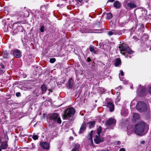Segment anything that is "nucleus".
<instances>
[{"mask_svg": "<svg viewBox=\"0 0 151 151\" xmlns=\"http://www.w3.org/2000/svg\"><path fill=\"white\" fill-rule=\"evenodd\" d=\"M148 129L147 124L144 122H140L135 126L134 132L137 135H143L147 132Z\"/></svg>", "mask_w": 151, "mask_h": 151, "instance_id": "f257e3e1", "label": "nucleus"}, {"mask_svg": "<svg viewBox=\"0 0 151 151\" xmlns=\"http://www.w3.org/2000/svg\"><path fill=\"white\" fill-rule=\"evenodd\" d=\"M75 112V109L72 107L67 109L63 116V119L70 120V122H71L74 119L73 115Z\"/></svg>", "mask_w": 151, "mask_h": 151, "instance_id": "f03ea898", "label": "nucleus"}, {"mask_svg": "<svg viewBox=\"0 0 151 151\" xmlns=\"http://www.w3.org/2000/svg\"><path fill=\"white\" fill-rule=\"evenodd\" d=\"M119 48L120 49L121 53L124 55L127 58V56L125 51L129 54H131L133 53V51L129 48L124 44H121L119 46Z\"/></svg>", "mask_w": 151, "mask_h": 151, "instance_id": "7ed1b4c3", "label": "nucleus"}, {"mask_svg": "<svg viewBox=\"0 0 151 151\" xmlns=\"http://www.w3.org/2000/svg\"><path fill=\"white\" fill-rule=\"evenodd\" d=\"M136 109L139 112L144 111L147 109V105L144 102L139 101L137 103L136 106Z\"/></svg>", "mask_w": 151, "mask_h": 151, "instance_id": "20e7f679", "label": "nucleus"}, {"mask_svg": "<svg viewBox=\"0 0 151 151\" xmlns=\"http://www.w3.org/2000/svg\"><path fill=\"white\" fill-rule=\"evenodd\" d=\"M101 31L100 29H85L83 30H82L81 32L83 33H100Z\"/></svg>", "mask_w": 151, "mask_h": 151, "instance_id": "39448f33", "label": "nucleus"}, {"mask_svg": "<svg viewBox=\"0 0 151 151\" xmlns=\"http://www.w3.org/2000/svg\"><path fill=\"white\" fill-rule=\"evenodd\" d=\"M51 119H52L54 122H57L59 124L61 123V120L60 118L58 117V114L53 113L52 114L51 116Z\"/></svg>", "mask_w": 151, "mask_h": 151, "instance_id": "423d86ee", "label": "nucleus"}, {"mask_svg": "<svg viewBox=\"0 0 151 151\" xmlns=\"http://www.w3.org/2000/svg\"><path fill=\"white\" fill-rule=\"evenodd\" d=\"M146 89L144 86L139 87L137 92L140 96H143L145 94Z\"/></svg>", "mask_w": 151, "mask_h": 151, "instance_id": "0eeeda50", "label": "nucleus"}, {"mask_svg": "<svg viewBox=\"0 0 151 151\" xmlns=\"http://www.w3.org/2000/svg\"><path fill=\"white\" fill-rule=\"evenodd\" d=\"M115 123L116 121L115 119L111 118L109 119L106 122V126L114 124Z\"/></svg>", "mask_w": 151, "mask_h": 151, "instance_id": "6e6552de", "label": "nucleus"}, {"mask_svg": "<svg viewBox=\"0 0 151 151\" xmlns=\"http://www.w3.org/2000/svg\"><path fill=\"white\" fill-rule=\"evenodd\" d=\"M40 145L44 149H48L49 148V144L47 142H41L40 143Z\"/></svg>", "mask_w": 151, "mask_h": 151, "instance_id": "1a4fd4ad", "label": "nucleus"}, {"mask_svg": "<svg viewBox=\"0 0 151 151\" xmlns=\"http://www.w3.org/2000/svg\"><path fill=\"white\" fill-rule=\"evenodd\" d=\"M13 53L14 56L17 58H20L22 55L21 51L18 50H14Z\"/></svg>", "mask_w": 151, "mask_h": 151, "instance_id": "9d476101", "label": "nucleus"}, {"mask_svg": "<svg viewBox=\"0 0 151 151\" xmlns=\"http://www.w3.org/2000/svg\"><path fill=\"white\" fill-rule=\"evenodd\" d=\"M106 106L107 107L109 108L111 111L112 112L114 111V106L113 103L110 102H108L107 103Z\"/></svg>", "mask_w": 151, "mask_h": 151, "instance_id": "9b49d317", "label": "nucleus"}, {"mask_svg": "<svg viewBox=\"0 0 151 151\" xmlns=\"http://www.w3.org/2000/svg\"><path fill=\"white\" fill-rule=\"evenodd\" d=\"M99 135H96V138L94 139L95 142L98 144L100 142H102L104 141V139L103 138H100Z\"/></svg>", "mask_w": 151, "mask_h": 151, "instance_id": "f8f14e48", "label": "nucleus"}, {"mask_svg": "<svg viewBox=\"0 0 151 151\" xmlns=\"http://www.w3.org/2000/svg\"><path fill=\"white\" fill-rule=\"evenodd\" d=\"M86 124L85 122H83L81 126L79 133H82L86 129Z\"/></svg>", "mask_w": 151, "mask_h": 151, "instance_id": "ddd939ff", "label": "nucleus"}, {"mask_svg": "<svg viewBox=\"0 0 151 151\" xmlns=\"http://www.w3.org/2000/svg\"><path fill=\"white\" fill-rule=\"evenodd\" d=\"M126 3L127 6L130 8L132 9L136 7V5L132 2H129L128 1H127Z\"/></svg>", "mask_w": 151, "mask_h": 151, "instance_id": "4468645a", "label": "nucleus"}, {"mask_svg": "<svg viewBox=\"0 0 151 151\" xmlns=\"http://www.w3.org/2000/svg\"><path fill=\"white\" fill-rule=\"evenodd\" d=\"M8 147V144L7 142L4 141L3 142L1 145V148L2 149H6Z\"/></svg>", "mask_w": 151, "mask_h": 151, "instance_id": "2eb2a0df", "label": "nucleus"}, {"mask_svg": "<svg viewBox=\"0 0 151 151\" xmlns=\"http://www.w3.org/2000/svg\"><path fill=\"white\" fill-rule=\"evenodd\" d=\"M114 6L115 8L118 9L120 7L121 4L119 1H116L114 3Z\"/></svg>", "mask_w": 151, "mask_h": 151, "instance_id": "dca6fc26", "label": "nucleus"}, {"mask_svg": "<svg viewBox=\"0 0 151 151\" xmlns=\"http://www.w3.org/2000/svg\"><path fill=\"white\" fill-rule=\"evenodd\" d=\"M95 122L94 121L88 122L87 124L89 128L93 127L95 125Z\"/></svg>", "mask_w": 151, "mask_h": 151, "instance_id": "f3484780", "label": "nucleus"}, {"mask_svg": "<svg viewBox=\"0 0 151 151\" xmlns=\"http://www.w3.org/2000/svg\"><path fill=\"white\" fill-rule=\"evenodd\" d=\"M2 55L4 58H9V52L6 51L3 52L2 53Z\"/></svg>", "mask_w": 151, "mask_h": 151, "instance_id": "a211bd4d", "label": "nucleus"}, {"mask_svg": "<svg viewBox=\"0 0 151 151\" xmlns=\"http://www.w3.org/2000/svg\"><path fill=\"white\" fill-rule=\"evenodd\" d=\"M121 59L119 58H117L116 59L115 62V65L116 66H118L119 65H121Z\"/></svg>", "mask_w": 151, "mask_h": 151, "instance_id": "6ab92c4d", "label": "nucleus"}, {"mask_svg": "<svg viewBox=\"0 0 151 151\" xmlns=\"http://www.w3.org/2000/svg\"><path fill=\"white\" fill-rule=\"evenodd\" d=\"M41 88L42 94L45 93L47 91V88L45 85H42Z\"/></svg>", "mask_w": 151, "mask_h": 151, "instance_id": "aec40b11", "label": "nucleus"}, {"mask_svg": "<svg viewBox=\"0 0 151 151\" xmlns=\"http://www.w3.org/2000/svg\"><path fill=\"white\" fill-rule=\"evenodd\" d=\"M80 147V145L78 144H76L74 147L72 149V151H78V148Z\"/></svg>", "mask_w": 151, "mask_h": 151, "instance_id": "412c9836", "label": "nucleus"}, {"mask_svg": "<svg viewBox=\"0 0 151 151\" xmlns=\"http://www.w3.org/2000/svg\"><path fill=\"white\" fill-rule=\"evenodd\" d=\"M133 120L135 121L139 119L140 116L138 114L134 113L133 115Z\"/></svg>", "mask_w": 151, "mask_h": 151, "instance_id": "4be33fe9", "label": "nucleus"}, {"mask_svg": "<svg viewBox=\"0 0 151 151\" xmlns=\"http://www.w3.org/2000/svg\"><path fill=\"white\" fill-rule=\"evenodd\" d=\"M114 31V35H122V31L120 30H112Z\"/></svg>", "mask_w": 151, "mask_h": 151, "instance_id": "5701e85b", "label": "nucleus"}, {"mask_svg": "<svg viewBox=\"0 0 151 151\" xmlns=\"http://www.w3.org/2000/svg\"><path fill=\"white\" fill-rule=\"evenodd\" d=\"M73 84V81L72 78L69 79L68 81V86L69 88L72 87Z\"/></svg>", "mask_w": 151, "mask_h": 151, "instance_id": "b1692460", "label": "nucleus"}, {"mask_svg": "<svg viewBox=\"0 0 151 151\" xmlns=\"http://www.w3.org/2000/svg\"><path fill=\"white\" fill-rule=\"evenodd\" d=\"M102 131L101 127V126L99 127L97 129V135H99L100 136V134Z\"/></svg>", "mask_w": 151, "mask_h": 151, "instance_id": "393cba45", "label": "nucleus"}, {"mask_svg": "<svg viewBox=\"0 0 151 151\" xmlns=\"http://www.w3.org/2000/svg\"><path fill=\"white\" fill-rule=\"evenodd\" d=\"M89 50L91 52H93L94 54H96V51L94 50V47L93 46H90L89 47Z\"/></svg>", "mask_w": 151, "mask_h": 151, "instance_id": "a878e982", "label": "nucleus"}, {"mask_svg": "<svg viewBox=\"0 0 151 151\" xmlns=\"http://www.w3.org/2000/svg\"><path fill=\"white\" fill-rule=\"evenodd\" d=\"M107 17L106 19H109L111 18L112 17V14L111 13H107L106 14Z\"/></svg>", "mask_w": 151, "mask_h": 151, "instance_id": "bb28decb", "label": "nucleus"}, {"mask_svg": "<svg viewBox=\"0 0 151 151\" xmlns=\"http://www.w3.org/2000/svg\"><path fill=\"white\" fill-rule=\"evenodd\" d=\"M120 73L119 74V77L121 81H123V80H122V79L120 77V75H121L122 76H123L124 75V72L122 70H120Z\"/></svg>", "mask_w": 151, "mask_h": 151, "instance_id": "cd10ccee", "label": "nucleus"}, {"mask_svg": "<svg viewBox=\"0 0 151 151\" xmlns=\"http://www.w3.org/2000/svg\"><path fill=\"white\" fill-rule=\"evenodd\" d=\"M107 34L109 35L110 36L112 35H114V32L112 30V31L108 32Z\"/></svg>", "mask_w": 151, "mask_h": 151, "instance_id": "c85d7f7f", "label": "nucleus"}, {"mask_svg": "<svg viewBox=\"0 0 151 151\" xmlns=\"http://www.w3.org/2000/svg\"><path fill=\"white\" fill-rule=\"evenodd\" d=\"M56 60V59L55 58H51L50 60V62L51 63H54Z\"/></svg>", "mask_w": 151, "mask_h": 151, "instance_id": "c756f323", "label": "nucleus"}, {"mask_svg": "<svg viewBox=\"0 0 151 151\" xmlns=\"http://www.w3.org/2000/svg\"><path fill=\"white\" fill-rule=\"evenodd\" d=\"M16 14L17 16H21L23 15V13L21 12H17Z\"/></svg>", "mask_w": 151, "mask_h": 151, "instance_id": "7c9ffc66", "label": "nucleus"}, {"mask_svg": "<svg viewBox=\"0 0 151 151\" xmlns=\"http://www.w3.org/2000/svg\"><path fill=\"white\" fill-rule=\"evenodd\" d=\"M32 138L35 140L37 139L38 138V136L36 135H33Z\"/></svg>", "mask_w": 151, "mask_h": 151, "instance_id": "2f4dec72", "label": "nucleus"}, {"mask_svg": "<svg viewBox=\"0 0 151 151\" xmlns=\"http://www.w3.org/2000/svg\"><path fill=\"white\" fill-rule=\"evenodd\" d=\"M45 27L44 26H42L40 28V31L41 32H42L44 31Z\"/></svg>", "mask_w": 151, "mask_h": 151, "instance_id": "473e14b6", "label": "nucleus"}, {"mask_svg": "<svg viewBox=\"0 0 151 151\" xmlns=\"http://www.w3.org/2000/svg\"><path fill=\"white\" fill-rule=\"evenodd\" d=\"M89 141H90L91 143H93V141L92 139V136H91V134H90V138L89 139Z\"/></svg>", "mask_w": 151, "mask_h": 151, "instance_id": "72a5a7b5", "label": "nucleus"}, {"mask_svg": "<svg viewBox=\"0 0 151 151\" xmlns=\"http://www.w3.org/2000/svg\"><path fill=\"white\" fill-rule=\"evenodd\" d=\"M148 91L151 94V85L149 86Z\"/></svg>", "mask_w": 151, "mask_h": 151, "instance_id": "f704fd0d", "label": "nucleus"}, {"mask_svg": "<svg viewBox=\"0 0 151 151\" xmlns=\"http://www.w3.org/2000/svg\"><path fill=\"white\" fill-rule=\"evenodd\" d=\"M16 95L17 97H19L21 96L20 93L19 92H17L16 93Z\"/></svg>", "mask_w": 151, "mask_h": 151, "instance_id": "c9c22d12", "label": "nucleus"}, {"mask_svg": "<svg viewBox=\"0 0 151 151\" xmlns=\"http://www.w3.org/2000/svg\"><path fill=\"white\" fill-rule=\"evenodd\" d=\"M5 70H4V69H2V70L0 69V73L1 74H3L5 72Z\"/></svg>", "mask_w": 151, "mask_h": 151, "instance_id": "e433bc0d", "label": "nucleus"}, {"mask_svg": "<svg viewBox=\"0 0 151 151\" xmlns=\"http://www.w3.org/2000/svg\"><path fill=\"white\" fill-rule=\"evenodd\" d=\"M0 68H1L2 69H4L5 68L4 65L3 64L1 65H0Z\"/></svg>", "mask_w": 151, "mask_h": 151, "instance_id": "4c0bfd02", "label": "nucleus"}, {"mask_svg": "<svg viewBox=\"0 0 151 151\" xmlns=\"http://www.w3.org/2000/svg\"><path fill=\"white\" fill-rule=\"evenodd\" d=\"M120 97L119 96H118V97H117V99H116V102H119V101H120Z\"/></svg>", "mask_w": 151, "mask_h": 151, "instance_id": "58836bf2", "label": "nucleus"}, {"mask_svg": "<svg viewBox=\"0 0 151 151\" xmlns=\"http://www.w3.org/2000/svg\"><path fill=\"white\" fill-rule=\"evenodd\" d=\"M119 151H125V150L124 148H122L119 150Z\"/></svg>", "mask_w": 151, "mask_h": 151, "instance_id": "ea45409f", "label": "nucleus"}, {"mask_svg": "<svg viewBox=\"0 0 151 151\" xmlns=\"http://www.w3.org/2000/svg\"><path fill=\"white\" fill-rule=\"evenodd\" d=\"M87 61L89 62L91 61V59H90V58H87Z\"/></svg>", "mask_w": 151, "mask_h": 151, "instance_id": "a19ab883", "label": "nucleus"}, {"mask_svg": "<svg viewBox=\"0 0 151 151\" xmlns=\"http://www.w3.org/2000/svg\"><path fill=\"white\" fill-rule=\"evenodd\" d=\"M73 137H70L69 138V139L70 140H73Z\"/></svg>", "mask_w": 151, "mask_h": 151, "instance_id": "79ce46f5", "label": "nucleus"}, {"mask_svg": "<svg viewBox=\"0 0 151 151\" xmlns=\"http://www.w3.org/2000/svg\"><path fill=\"white\" fill-rule=\"evenodd\" d=\"M114 1H115V0H109V1H108V2H113Z\"/></svg>", "mask_w": 151, "mask_h": 151, "instance_id": "37998d69", "label": "nucleus"}, {"mask_svg": "<svg viewBox=\"0 0 151 151\" xmlns=\"http://www.w3.org/2000/svg\"><path fill=\"white\" fill-rule=\"evenodd\" d=\"M120 143H121V142L120 141H117V144L118 145H120Z\"/></svg>", "mask_w": 151, "mask_h": 151, "instance_id": "c03bdc74", "label": "nucleus"}, {"mask_svg": "<svg viewBox=\"0 0 151 151\" xmlns=\"http://www.w3.org/2000/svg\"><path fill=\"white\" fill-rule=\"evenodd\" d=\"M100 151H108V150H103Z\"/></svg>", "mask_w": 151, "mask_h": 151, "instance_id": "a18cd8bd", "label": "nucleus"}, {"mask_svg": "<svg viewBox=\"0 0 151 151\" xmlns=\"http://www.w3.org/2000/svg\"><path fill=\"white\" fill-rule=\"evenodd\" d=\"M145 143V142L144 141H142L141 142V143L142 144H144Z\"/></svg>", "mask_w": 151, "mask_h": 151, "instance_id": "49530a36", "label": "nucleus"}, {"mask_svg": "<svg viewBox=\"0 0 151 151\" xmlns=\"http://www.w3.org/2000/svg\"><path fill=\"white\" fill-rule=\"evenodd\" d=\"M0 151H1V147L0 146Z\"/></svg>", "mask_w": 151, "mask_h": 151, "instance_id": "de8ad7c7", "label": "nucleus"}, {"mask_svg": "<svg viewBox=\"0 0 151 151\" xmlns=\"http://www.w3.org/2000/svg\"><path fill=\"white\" fill-rule=\"evenodd\" d=\"M123 113V111H122V112H121V114H122Z\"/></svg>", "mask_w": 151, "mask_h": 151, "instance_id": "09e8293b", "label": "nucleus"}, {"mask_svg": "<svg viewBox=\"0 0 151 151\" xmlns=\"http://www.w3.org/2000/svg\"><path fill=\"white\" fill-rule=\"evenodd\" d=\"M127 114V113H126V114H125V115H124V116H125Z\"/></svg>", "mask_w": 151, "mask_h": 151, "instance_id": "8fccbe9b", "label": "nucleus"}, {"mask_svg": "<svg viewBox=\"0 0 151 151\" xmlns=\"http://www.w3.org/2000/svg\"><path fill=\"white\" fill-rule=\"evenodd\" d=\"M129 58H131V56H129Z\"/></svg>", "mask_w": 151, "mask_h": 151, "instance_id": "3c124183", "label": "nucleus"}, {"mask_svg": "<svg viewBox=\"0 0 151 151\" xmlns=\"http://www.w3.org/2000/svg\"><path fill=\"white\" fill-rule=\"evenodd\" d=\"M92 131H91V133H92Z\"/></svg>", "mask_w": 151, "mask_h": 151, "instance_id": "603ef678", "label": "nucleus"}]
</instances>
